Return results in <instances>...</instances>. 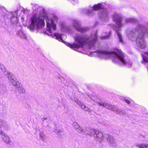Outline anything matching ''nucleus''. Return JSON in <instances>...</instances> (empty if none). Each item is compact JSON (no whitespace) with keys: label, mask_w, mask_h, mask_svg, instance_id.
<instances>
[{"label":"nucleus","mask_w":148,"mask_h":148,"mask_svg":"<svg viewBox=\"0 0 148 148\" xmlns=\"http://www.w3.org/2000/svg\"><path fill=\"white\" fill-rule=\"evenodd\" d=\"M58 20L57 17L54 15L52 14L50 16H48L46 19L47 29L45 31H44V33L49 36H52L53 37L64 43L67 46L74 50L75 49L82 47L85 45L89 47L90 49L94 46L98 38L96 32L92 33L89 37H88L86 34H76L74 38L77 42L72 44L64 41L62 38V34L55 33L54 35H52L51 29L52 28L54 31L56 30V23Z\"/></svg>","instance_id":"nucleus-1"},{"label":"nucleus","mask_w":148,"mask_h":148,"mask_svg":"<svg viewBox=\"0 0 148 148\" xmlns=\"http://www.w3.org/2000/svg\"><path fill=\"white\" fill-rule=\"evenodd\" d=\"M114 50L115 51L109 52L97 50L95 52L98 54V56L101 58L105 59L110 56H112V62L114 63L125 65L129 68L131 67L132 62L126 59V56L124 55L122 51L118 48Z\"/></svg>","instance_id":"nucleus-2"},{"label":"nucleus","mask_w":148,"mask_h":148,"mask_svg":"<svg viewBox=\"0 0 148 148\" xmlns=\"http://www.w3.org/2000/svg\"><path fill=\"white\" fill-rule=\"evenodd\" d=\"M137 34L138 36L136 40V44L141 48H144L146 45L144 36H147L148 37V28L143 25L138 24L135 29L129 31L127 36L130 40L134 41L136 39Z\"/></svg>","instance_id":"nucleus-3"},{"label":"nucleus","mask_w":148,"mask_h":148,"mask_svg":"<svg viewBox=\"0 0 148 148\" xmlns=\"http://www.w3.org/2000/svg\"><path fill=\"white\" fill-rule=\"evenodd\" d=\"M104 6L102 3H100L95 5L92 7L89 6L88 8H84L83 9V13L86 14L88 16H92L95 14L94 11H96L100 9L101 10L99 13V16L102 20H106L108 19V14L106 9H103Z\"/></svg>","instance_id":"nucleus-4"},{"label":"nucleus","mask_w":148,"mask_h":148,"mask_svg":"<svg viewBox=\"0 0 148 148\" xmlns=\"http://www.w3.org/2000/svg\"><path fill=\"white\" fill-rule=\"evenodd\" d=\"M124 18V17L120 14L115 12L113 15V20L115 22L116 25V26L114 27V30L116 31L118 37L119 42L122 44H124V41L122 36L119 31L121 30L120 28L123 26L122 21Z\"/></svg>","instance_id":"nucleus-5"},{"label":"nucleus","mask_w":148,"mask_h":148,"mask_svg":"<svg viewBox=\"0 0 148 148\" xmlns=\"http://www.w3.org/2000/svg\"><path fill=\"white\" fill-rule=\"evenodd\" d=\"M45 17L37 13L32 16L31 24L29 27L31 30L35 29L38 30L43 28L45 25Z\"/></svg>","instance_id":"nucleus-6"},{"label":"nucleus","mask_w":148,"mask_h":148,"mask_svg":"<svg viewBox=\"0 0 148 148\" xmlns=\"http://www.w3.org/2000/svg\"><path fill=\"white\" fill-rule=\"evenodd\" d=\"M98 104L100 106H102L103 107L106 108L109 110H112L115 112L117 114L124 115L126 114L124 110L119 109L107 103L106 102H100Z\"/></svg>","instance_id":"nucleus-7"},{"label":"nucleus","mask_w":148,"mask_h":148,"mask_svg":"<svg viewBox=\"0 0 148 148\" xmlns=\"http://www.w3.org/2000/svg\"><path fill=\"white\" fill-rule=\"evenodd\" d=\"M72 24L73 27L81 33H84L88 30L89 29L87 27H82L80 22L77 20H73Z\"/></svg>","instance_id":"nucleus-8"},{"label":"nucleus","mask_w":148,"mask_h":148,"mask_svg":"<svg viewBox=\"0 0 148 148\" xmlns=\"http://www.w3.org/2000/svg\"><path fill=\"white\" fill-rule=\"evenodd\" d=\"M15 93L17 95H18L22 93H25V91L22 84L20 83H18L16 86L15 87Z\"/></svg>","instance_id":"nucleus-9"},{"label":"nucleus","mask_w":148,"mask_h":148,"mask_svg":"<svg viewBox=\"0 0 148 148\" xmlns=\"http://www.w3.org/2000/svg\"><path fill=\"white\" fill-rule=\"evenodd\" d=\"M107 136V141L108 144L111 146H116L117 145L116 140L112 136L108 135Z\"/></svg>","instance_id":"nucleus-10"},{"label":"nucleus","mask_w":148,"mask_h":148,"mask_svg":"<svg viewBox=\"0 0 148 148\" xmlns=\"http://www.w3.org/2000/svg\"><path fill=\"white\" fill-rule=\"evenodd\" d=\"M94 137L96 141L100 142L103 138V133L99 131H96V134H95Z\"/></svg>","instance_id":"nucleus-11"},{"label":"nucleus","mask_w":148,"mask_h":148,"mask_svg":"<svg viewBox=\"0 0 148 148\" xmlns=\"http://www.w3.org/2000/svg\"><path fill=\"white\" fill-rule=\"evenodd\" d=\"M73 125V127L79 132L85 134H87L88 133H86L85 132V130L82 129L77 122H74Z\"/></svg>","instance_id":"nucleus-12"},{"label":"nucleus","mask_w":148,"mask_h":148,"mask_svg":"<svg viewBox=\"0 0 148 148\" xmlns=\"http://www.w3.org/2000/svg\"><path fill=\"white\" fill-rule=\"evenodd\" d=\"M18 11L13 12L12 14V16L11 19V22L14 24H16L18 22V19L17 17Z\"/></svg>","instance_id":"nucleus-13"},{"label":"nucleus","mask_w":148,"mask_h":148,"mask_svg":"<svg viewBox=\"0 0 148 148\" xmlns=\"http://www.w3.org/2000/svg\"><path fill=\"white\" fill-rule=\"evenodd\" d=\"M8 79L10 82L15 87L17 86L18 83H20L15 79L14 76L13 75L9 76Z\"/></svg>","instance_id":"nucleus-14"},{"label":"nucleus","mask_w":148,"mask_h":148,"mask_svg":"<svg viewBox=\"0 0 148 148\" xmlns=\"http://www.w3.org/2000/svg\"><path fill=\"white\" fill-rule=\"evenodd\" d=\"M17 34L21 38L27 39L26 34L21 30L18 31L17 33Z\"/></svg>","instance_id":"nucleus-15"},{"label":"nucleus","mask_w":148,"mask_h":148,"mask_svg":"<svg viewBox=\"0 0 148 148\" xmlns=\"http://www.w3.org/2000/svg\"><path fill=\"white\" fill-rule=\"evenodd\" d=\"M125 22L126 23H128L132 22L138 23V21L136 19L134 18H126L125 19Z\"/></svg>","instance_id":"nucleus-16"},{"label":"nucleus","mask_w":148,"mask_h":148,"mask_svg":"<svg viewBox=\"0 0 148 148\" xmlns=\"http://www.w3.org/2000/svg\"><path fill=\"white\" fill-rule=\"evenodd\" d=\"M2 139L5 143L7 144H8L11 142L10 138L7 134Z\"/></svg>","instance_id":"nucleus-17"},{"label":"nucleus","mask_w":148,"mask_h":148,"mask_svg":"<svg viewBox=\"0 0 148 148\" xmlns=\"http://www.w3.org/2000/svg\"><path fill=\"white\" fill-rule=\"evenodd\" d=\"M136 146L139 148H148V145L144 143L137 144L136 145Z\"/></svg>","instance_id":"nucleus-18"},{"label":"nucleus","mask_w":148,"mask_h":148,"mask_svg":"<svg viewBox=\"0 0 148 148\" xmlns=\"http://www.w3.org/2000/svg\"><path fill=\"white\" fill-rule=\"evenodd\" d=\"M97 130L93 129H90L89 131V132L88 133V132H87L86 131H85V132H86V133H88L87 134H88L89 135H90L91 136H92L93 135H94V136L95 135V134H96V131H97Z\"/></svg>","instance_id":"nucleus-19"},{"label":"nucleus","mask_w":148,"mask_h":148,"mask_svg":"<svg viewBox=\"0 0 148 148\" xmlns=\"http://www.w3.org/2000/svg\"><path fill=\"white\" fill-rule=\"evenodd\" d=\"M111 33L110 32H109V34L108 35L105 36H100V38L101 39H107L109 38L110 36Z\"/></svg>","instance_id":"nucleus-20"},{"label":"nucleus","mask_w":148,"mask_h":148,"mask_svg":"<svg viewBox=\"0 0 148 148\" xmlns=\"http://www.w3.org/2000/svg\"><path fill=\"white\" fill-rule=\"evenodd\" d=\"M96 97H93V96H91L90 97V98L92 100L95 101V102H96L97 104L99 105L100 106H101L99 104H98L100 102H103V101H100V102H98L97 101H96V100L95 99Z\"/></svg>","instance_id":"nucleus-21"},{"label":"nucleus","mask_w":148,"mask_h":148,"mask_svg":"<svg viewBox=\"0 0 148 148\" xmlns=\"http://www.w3.org/2000/svg\"><path fill=\"white\" fill-rule=\"evenodd\" d=\"M143 61L142 62V63H143V62L147 63L148 62V57H147L144 56H142Z\"/></svg>","instance_id":"nucleus-22"},{"label":"nucleus","mask_w":148,"mask_h":148,"mask_svg":"<svg viewBox=\"0 0 148 148\" xmlns=\"http://www.w3.org/2000/svg\"><path fill=\"white\" fill-rule=\"evenodd\" d=\"M6 134L4 132L1 130H0V137L2 139Z\"/></svg>","instance_id":"nucleus-23"},{"label":"nucleus","mask_w":148,"mask_h":148,"mask_svg":"<svg viewBox=\"0 0 148 148\" xmlns=\"http://www.w3.org/2000/svg\"><path fill=\"white\" fill-rule=\"evenodd\" d=\"M6 90V87L5 86L1 85L0 86V90L2 91V92H4Z\"/></svg>","instance_id":"nucleus-24"},{"label":"nucleus","mask_w":148,"mask_h":148,"mask_svg":"<svg viewBox=\"0 0 148 148\" xmlns=\"http://www.w3.org/2000/svg\"><path fill=\"white\" fill-rule=\"evenodd\" d=\"M4 74V75L8 77L10 75H12L10 74V73L7 71H5Z\"/></svg>","instance_id":"nucleus-25"},{"label":"nucleus","mask_w":148,"mask_h":148,"mask_svg":"<svg viewBox=\"0 0 148 148\" xmlns=\"http://www.w3.org/2000/svg\"><path fill=\"white\" fill-rule=\"evenodd\" d=\"M80 106L83 109H84L86 107V106L85 104L82 103H81Z\"/></svg>","instance_id":"nucleus-26"},{"label":"nucleus","mask_w":148,"mask_h":148,"mask_svg":"<svg viewBox=\"0 0 148 148\" xmlns=\"http://www.w3.org/2000/svg\"><path fill=\"white\" fill-rule=\"evenodd\" d=\"M75 102L76 103L79 105V106L80 105L81 103L80 101L78 100V99H76L75 100Z\"/></svg>","instance_id":"nucleus-27"},{"label":"nucleus","mask_w":148,"mask_h":148,"mask_svg":"<svg viewBox=\"0 0 148 148\" xmlns=\"http://www.w3.org/2000/svg\"><path fill=\"white\" fill-rule=\"evenodd\" d=\"M40 137L42 138V140H43L45 138V135L43 133H40Z\"/></svg>","instance_id":"nucleus-28"},{"label":"nucleus","mask_w":148,"mask_h":148,"mask_svg":"<svg viewBox=\"0 0 148 148\" xmlns=\"http://www.w3.org/2000/svg\"><path fill=\"white\" fill-rule=\"evenodd\" d=\"M124 100L126 103L128 104H129L130 103V101L127 99L126 98H124Z\"/></svg>","instance_id":"nucleus-29"},{"label":"nucleus","mask_w":148,"mask_h":148,"mask_svg":"<svg viewBox=\"0 0 148 148\" xmlns=\"http://www.w3.org/2000/svg\"><path fill=\"white\" fill-rule=\"evenodd\" d=\"M64 28L65 29V30L66 31H69L70 30V28L66 26H64Z\"/></svg>","instance_id":"nucleus-30"},{"label":"nucleus","mask_w":148,"mask_h":148,"mask_svg":"<svg viewBox=\"0 0 148 148\" xmlns=\"http://www.w3.org/2000/svg\"><path fill=\"white\" fill-rule=\"evenodd\" d=\"M85 110L89 112H91V110L88 107H86L84 109Z\"/></svg>","instance_id":"nucleus-31"},{"label":"nucleus","mask_w":148,"mask_h":148,"mask_svg":"<svg viewBox=\"0 0 148 148\" xmlns=\"http://www.w3.org/2000/svg\"><path fill=\"white\" fill-rule=\"evenodd\" d=\"M55 132L56 133H60V132H62V131L61 130H59L58 131L57 130H55Z\"/></svg>","instance_id":"nucleus-32"},{"label":"nucleus","mask_w":148,"mask_h":148,"mask_svg":"<svg viewBox=\"0 0 148 148\" xmlns=\"http://www.w3.org/2000/svg\"><path fill=\"white\" fill-rule=\"evenodd\" d=\"M71 3L73 4H75V0H71Z\"/></svg>","instance_id":"nucleus-33"},{"label":"nucleus","mask_w":148,"mask_h":148,"mask_svg":"<svg viewBox=\"0 0 148 148\" xmlns=\"http://www.w3.org/2000/svg\"><path fill=\"white\" fill-rule=\"evenodd\" d=\"M0 67L1 68V69H2L3 68H4V70H5L4 67V66L3 65H1Z\"/></svg>","instance_id":"nucleus-34"},{"label":"nucleus","mask_w":148,"mask_h":148,"mask_svg":"<svg viewBox=\"0 0 148 148\" xmlns=\"http://www.w3.org/2000/svg\"><path fill=\"white\" fill-rule=\"evenodd\" d=\"M41 119H42V120L43 121H44V120L47 119V118H41Z\"/></svg>","instance_id":"nucleus-35"},{"label":"nucleus","mask_w":148,"mask_h":148,"mask_svg":"<svg viewBox=\"0 0 148 148\" xmlns=\"http://www.w3.org/2000/svg\"><path fill=\"white\" fill-rule=\"evenodd\" d=\"M98 23V22H96L95 23V25H97V24Z\"/></svg>","instance_id":"nucleus-36"},{"label":"nucleus","mask_w":148,"mask_h":148,"mask_svg":"<svg viewBox=\"0 0 148 148\" xmlns=\"http://www.w3.org/2000/svg\"><path fill=\"white\" fill-rule=\"evenodd\" d=\"M145 53L147 54L148 56V52Z\"/></svg>","instance_id":"nucleus-37"},{"label":"nucleus","mask_w":148,"mask_h":148,"mask_svg":"<svg viewBox=\"0 0 148 148\" xmlns=\"http://www.w3.org/2000/svg\"><path fill=\"white\" fill-rule=\"evenodd\" d=\"M147 25H148V23H147Z\"/></svg>","instance_id":"nucleus-38"}]
</instances>
